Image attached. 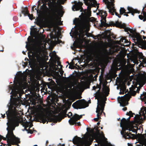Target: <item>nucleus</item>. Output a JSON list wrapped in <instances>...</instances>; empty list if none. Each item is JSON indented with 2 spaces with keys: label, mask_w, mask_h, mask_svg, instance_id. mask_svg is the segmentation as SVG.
Listing matches in <instances>:
<instances>
[{
  "label": "nucleus",
  "mask_w": 146,
  "mask_h": 146,
  "mask_svg": "<svg viewBox=\"0 0 146 146\" xmlns=\"http://www.w3.org/2000/svg\"><path fill=\"white\" fill-rule=\"evenodd\" d=\"M16 74L17 76L15 78H16L17 83L16 86L12 89V92L10 93L13 94L15 98L11 101L8 110L6 112L8 119V122L6 123L7 133L5 137L0 135L1 138H3L4 140H6L7 139V144L9 146H11V145L19 146L18 143L20 142L19 139L14 135L13 131L21 121L22 113L21 110H19V100L21 94L24 93L23 89H25L27 86L26 76L20 72Z\"/></svg>",
  "instance_id": "f257e3e1"
},
{
  "label": "nucleus",
  "mask_w": 146,
  "mask_h": 146,
  "mask_svg": "<svg viewBox=\"0 0 146 146\" xmlns=\"http://www.w3.org/2000/svg\"><path fill=\"white\" fill-rule=\"evenodd\" d=\"M95 139L97 144H95V146H114L108 143L106 141L103 140L100 137L99 131L97 130L94 132L93 130L85 134L83 137H77L74 141V143L77 145L76 146H86L90 145V143Z\"/></svg>",
  "instance_id": "f03ea898"
},
{
  "label": "nucleus",
  "mask_w": 146,
  "mask_h": 146,
  "mask_svg": "<svg viewBox=\"0 0 146 146\" xmlns=\"http://www.w3.org/2000/svg\"><path fill=\"white\" fill-rule=\"evenodd\" d=\"M107 82L104 80L102 84L103 88L101 92H100L101 87L98 85L96 86H94L92 87L93 90L96 91L95 95L94 96L97 99V106L96 112L101 113L103 112L104 107L105 104V100L106 99V96L109 94V89L106 85L107 84Z\"/></svg>",
  "instance_id": "7ed1b4c3"
},
{
  "label": "nucleus",
  "mask_w": 146,
  "mask_h": 146,
  "mask_svg": "<svg viewBox=\"0 0 146 146\" xmlns=\"http://www.w3.org/2000/svg\"><path fill=\"white\" fill-rule=\"evenodd\" d=\"M27 40L29 42L28 45H27L28 42H26V47L28 49H29L32 53V55L35 54V57H33L31 60L30 64L33 66H36L39 64L41 60V58L40 54V52L39 51V50L36 48L35 39L33 38H28Z\"/></svg>",
  "instance_id": "20e7f679"
},
{
  "label": "nucleus",
  "mask_w": 146,
  "mask_h": 146,
  "mask_svg": "<svg viewBox=\"0 0 146 146\" xmlns=\"http://www.w3.org/2000/svg\"><path fill=\"white\" fill-rule=\"evenodd\" d=\"M126 60L123 58L118 60V62L116 61L113 63L114 69L115 70L122 69L125 71H130L133 72L134 71V69L133 67L134 64H127L126 65Z\"/></svg>",
  "instance_id": "39448f33"
},
{
  "label": "nucleus",
  "mask_w": 146,
  "mask_h": 146,
  "mask_svg": "<svg viewBox=\"0 0 146 146\" xmlns=\"http://www.w3.org/2000/svg\"><path fill=\"white\" fill-rule=\"evenodd\" d=\"M95 21V19L93 17H88L82 20L75 19L73 21L76 25L74 27L77 26L81 31H87L89 30V22H93Z\"/></svg>",
  "instance_id": "423d86ee"
},
{
  "label": "nucleus",
  "mask_w": 146,
  "mask_h": 146,
  "mask_svg": "<svg viewBox=\"0 0 146 146\" xmlns=\"http://www.w3.org/2000/svg\"><path fill=\"white\" fill-rule=\"evenodd\" d=\"M62 6L61 5H59L57 7H56L54 9H52L51 12L49 13L48 15V18L53 21L56 25H61L62 24V22L58 16V13L57 8L62 9Z\"/></svg>",
  "instance_id": "0eeeda50"
},
{
  "label": "nucleus",
  "mask_w": 146,
  "mask_h": 146,
  "mask_svg": "<svg viewBox=\"0 0 146 146\" xmlns=\"http://www.w3.org/2000/svg\"><path fill=\"white\" fill-rule=\"evenodd\" d=\"M136 92L137 91L133 90L130 91V94H127L121 97V98L120 97H118V98H120L119 103L120 106L123 107L127 106L128 104V101L131 98V96H135Z\"/></svg>",
  "instance_id": "6e6552de"
},
{
  "label": "nucleus",
  "mask_w": 146,
  "mask_h": 146,
  "mask_svg": "<svg viewBox=\"0 0 146 146\" xmlns=\"http://www.w3.org/2000/svg\"><path fill=\"white\" fill-rule=\"evenodd\" d=\"M85 4L88 6V11L87 14L89 17L90 16L91 11H90L91 7L97 6V9L99 7L98 4L96 1L95 0H84Z\"/></svg>",
  "instance_id": "1a4fd4ad"
},
{
  "label": "nucleus",
  "mask_w": 146,
  "mask_h": 146,
  "mask_svg": "<svg viewBox=\"0 0 146 146\" xmlns=\"http://www.w3.org/2000/svg\"><path fill=\"white\" fill-rule=\"evenodd\" d=\"M114 1V0H107L105 2V3L107 4V7L109 10V13H111L113 15L115 13V15L118 16L119 18H120V16L118 15V14L115 12L113 3Z\"/></svg>",
  "instance_id": "9d476101"
},
{
  "label": "nucleus",
  "mask_w": 146,
  "mask_h": 146,
  "mask_svg": "<svg viewBox=\"0 0 146 146\" xmlns=\"http://www.w3.org/2000/svg\"><path fill=\"white\" fill-rule=\"evenodd\" d=\"M90 60L91 61H96L97 63H101L102 58L99 53L97 51H93L90 54Z\"/></svg>",
  "instance_id": "9b49d317"
},
{
  "label": "nucleus",
  "mask_w": 146,
  "mask_h": 146,
  "mask_svg": "<svg viewBox=\"0 0 146 146\" xmlns=\"http://www.w3.org/2000/svg\"><path fill=\"white\" fill-rule=\"evenodd\" d=\"M74 105L76 109H83L88 106V105L86 101L83 99L78 100L73 104L72 106Z\"/></svg>",
  "instance_id": "f8f14e48"
},
{
  "label": "nucleus",
  "mask_w": 146,
  "mask_h": 146,
  "mask_svg": "<svg viewBox=\"0 0 146 146\" xmlns=\"http://www.w3.org/2000/svg\"><path fill=\"white\" fill-rule=\"evenodd\" d=\"M82 115H79L77 114H75L73 116H72L70 119H69L68 121L70 124H77L78 125H80V122L77 123H76V122L78 120L81 118L82 117Z\"/></svg>",
  "instance_id": "ddd939ff"
},
{
  "label": "nucleus",
  "mask_w": 146,
  "mask_h": 146,
  "mask_svg": "<svg viewBox=\"0 0 146 146\" xmlns=\"http://www.w3.org/2000/svg\"><path fill=\"white\" fill-rule=\"evenodd\" d=\"M117 43L120 44L121 46H127L130 44V42L128 40H126L125 38H122L119 41H117Z\"/></svg>",
  "instance_id": "4468645a"
},
{
  "label": "nucleus",
  "mask_w": 146,
  "mask_h": 146,
  "mask_svg": "<svg viewBox=\"0 0 146 146\" xmlns=\"http://www.w3.org/2000/svg\"><path fill=\"white\" fill-rule=\"evenodd\" d=\"M83 3L82 2H78L75 4L72 7V9L73 11H77L80 10L82 11V7Z\"/></svg>",
  "instance_id": "2eb2a0df"
},
{
  "label": "nucleus",
  "mask_w": 146,
  "mask_h": 146,
  "mask_svg": "<svg viewBox=\"0 0 146 146\" xmlns=\"http://www.w3.org/2000/svg\"><path fill=\"white\" fill-rule=\"evenodd\" d=\"M140 143L142 145L146 146V134H143L139 138Z\"/></svg>",
  "instance_id": "dca6fc26"
},
{
  "label": "nucleus",
  "mask_w": 146,
  "mask_h": 146,
  "mask_svg": "<svg viewBox=\"0 0 146 146\" xmlns=\"http://www.w3.org/2000/svg\"><path fill=\"white\" fill-rule=\"evenodd\" d=\"M22 124L23 126L24 127L25 129L27 127H29V128L32 126V124L31 123L28 122L27 121L23 122Z\"/></svg>",
  "instance_id": "f3484780"
},
{
  "label": "nucleus",
  "mask_w": 146,
  "mask_h": 146,
  "mask_svg": "<svg viewBox=\"0 0 146 146\" xmlns=\"http://www.w3.org/2000/svg\"><path fill=\"white\" fill-rule=\"evenodd\" d=\"M101 23L102 25L105 27L108 26V25L106 23V18H104V17H101Z\"/></svg>",
  "instance_id": "a211bd4d"
},
{
  "label": "nucleus",
  "mask_w": 146,
  "mask_h": 146,
  "mask_svg": "<svg viewBox=\"0 0 146 146\" xmlns=\"http://www.w3.org/2000/svg\"><path fill=\"white\" fill-rule=\"evenodd\" d=\"M128 31L131 33L133 36H135L137 34L136 29H129Z\"/></svg>",
  "instance_id": "6ab92c4d"
},
{
  "label": "nucleus",
  "mask_w": 146,
  "mask_h": 146,
  "mask_svg": "<svg viewBox=\"0 0 146 146\" xmlns=\"http://www.w3.org/2000/svg\"><path fill=\"white\" fill-rule=\"evenodd\" d=\"M72 35L75 38H78V36L79 37H80L79 33L78 30H75L73 32Z\"/></svg>",
  "instance_id": "aec40b11"
},
{
  "label": "nucleus",
  "mask_w": 146,
  "mask_h": 146,
  "mask_svg": "<svg viewBox=\"0 0 146 146\" xmlns=\"http://www.w3.org/2000/svg\"><path fill=\"white\" fill-rule=\"evenodd\" d=\"M99 13L100 14V16L101 17H104L106 18L107 16L106 13L105 11H104L103 10H101L100 11Z\"/></svg>",
  "instance_id": "412c9836"
},
{
  "label": "nucleus",
  "mask_w": 146,
  "mask_h": 146,
  "mask_svg": "<svg viewBox=\"0 0 146 146\" xmlns=\"http://www.w3.org/2000/svg\"><path fill=\"white\" fill-rule=\"evenodd\" d=\"M36 38L40 42L43 40L44 37L42 35H38L36 36Z\"/></svg>",
  "instance_id": "4be33fe9"
},
{
  "label": "nucleus",
  "mask_w": 146,
  "mask_h": 146,
  "mask_svg": "<svg viewBox=\"0 0 146 146\" xmlns=\"http://www.w3.org/2000/svg\"><path fill=\"white\" fill-rule=\"evenodd\" d=\"M50 37L52 39H55L56 38H57V36H54L53 35H51L50 36ZM57 43H59L60 42V41L59 40L58 38H57Z\"/></svg>",
  "instance_id": "5701e85b"
},
{
  "label": "nucleus",
  "mask_w": 146,
  "mask_h": 146,
  "mask_svg": "<svg viewBox=\"0 0 146 146\" xmlns=\"http://www.w3.org/2000/svg\"><path fill=\"white\" fill-rule=\"evenodd\" d=\"M21 13L24 14L25 16H26L29 14L27 9L25 8L21 11Z\"/></svg>",
  "instance_id": "b1692460"
},
{
  "label": "nucleus",
  "mask_w": 146,
  "mask_h": 146,
  "mask_svg": "<svg viewBox=\"0 0 146 146\" xmlns=\"http://www.w3.org/2000/svg\"><path fill=\"white\" fill-rule=\"evenodd\" d=\"M40 8L42 10V11L43 12L45 11L48 9L46 5L44 4L40 7Z\"/></svg>",
  "instance_id": "393cba45"
},
{
  "label": "nucleus",
  "mask_w": 146,
  "mask_h": 146,
  "mask_svg": "<svg viewBox=\"0 0 146 146\" xmlns=\"http://www.w3.org/2000/svg\"><path fill=\"white\" fill-rule=\"evenodd\" d=\"M119 12L120 14H123L125 13V10L123 7H121L119 10Z\"/></svg>",
  "instance_id": "a878e982"
},
{
  "label": "nucleus",
  "mask_w": 146,
  "mask_h": 146,
  "mask_svg": "<svg viewBox=\"0 0 146 146\" xmlns=\"http://www.w3.org/2000/svg\"><path fill=\"white\" fill-rule=\"evenodd\" d=\"M37 13L39 17L41 16L42 15V12L40 10L36 9Z\"/></svg>",
  "instance_id": "bb28decb"
},
{
  "label": "nucleus",
  "mask_w": 146,
  "mask_h": 146,
  "mask_svg": "<svg viewBox=\"0 0 146 146\" xmlns=\"http://www.w3.org/2000/svg\"><path fill=\"white\" fill-rule=\"evenodd\" d=\"M127 9L129 11L127 12V13H129L130 12H131L133 11V9L131 7H127Z\"/></svg>",
  "instance_id": "cd10ccee"
},
{
  "label": "nucleus",
  "mask_w": 146,
  "mask_h": 146,
  "mask_svg": "<svg viewBox=\"0 0 146 146\" xmlns=\"http://www.w3.org/2000/svg\"><path fill=\"white\" fill-rule=\"evenodd\" d=\"M142 13L143 14L144 17V19L143 20V21H146V13L144 11H143L142 12Z\"/></svg>",
  "instance_id": "c85d7f7f"
},
{
  "label": "nucleus",
  "mask_w": 146,
  "mask_h": 146,
  "mask_svg": "<svg viewBox=\"0 0 146 146\" xmlns=\"http://www.w3.org/2000/svg\"><path fill=\"white\" fill-rule=\"evenodd\" d=\"M28 16L29 18V19L31 20H32L33 18V16L32 15H31L30 14H28Z\"/></svg>",
  "instance_id": "c756f323"
},
{
  "label": "nucleus",
  "mask_w": 146,
  "mask_h": 146,
  "mask_svg": "<svg viewBox=\"0 0 146 146\" xmlns=\"http://www.w3.org/2000/svg\"><path fill=\"white\" fill-rule=\"evenodd\" d=\"M78 42L77 41H75L73 43V45L75 47H77L78 46Z\"/></svg>",
  "instance_id": "7c9ffc66"
},
{
  "label": "nucleus",
  "mask_w": 146,
  "mask_h": 146,
  "mask_svg": "<svg viewBox=\"0 0 146 146\" xmlns=\"http://www.w3.org/2000/svg\"><path fill=\"white\" fill-rule=\"evenodd\" d=\"M117 26L121 28H123L124 27V25H121V24L119 23H118L117 25Z\"/></svg>",
  "instance_id": "2f4dec72"
},
{
  "label": "nucleus",
  "mask_w": 146,
  "mask_h": 146,
  "mask_svg": "<svg viewBox=\"0 0 146 146\" xmlns=\"http://www.w3.org/2000/svg\"><path fill=\"white\" fill-rule=\"evenodd\" d=\"M97 118H94V120L96 121H98V118L99 117V114H101V113H97Z\"/></svg>",
  "instance_id": "473e14b6"
},
{
  "label": "nucleus",
  "mask_w": 146,
  "mask_h": 146,
  "mask_svg": "<svg viewBox=\"0 0 146 146\" xmlns=\"http://www.w3.org/2000/svg\"><path fill=\"white\" fill-rule=\"evenodd\" d=\"M58 68V66L57 65H55L53 66V70H54L55 71L57 70Z\"/></svg>",
  "instance_id": "72a5a7b5"
},
{
  "label": "nucleus",
  "mask_w": 146,
  "mask_h": 146,
  "mask_svg": "<svg viewBox=\"0 0 146 146\" xmlns=\"http://www.w3.org/2000/svg\"><path fill=\"white\" fill-rule=\"evenodd\" d=\"M139 18L141 20H143L144 19V17L142 15H139Z\"/></svg>",
  "instance_id": "f704fd0d"
},
{
  "label": "nucleus",
  "mask_w": 146,
  "mask_h": 146,
  "mask_svg": "<svg viewBox=\"0 0 146 146\" xmlns=\"http://www.w3.org/2000/svg\"><path fill=\"white\" fill-rule=\"evenodd\" d=\"M139 79L140 80L143 81V82H145L146 81V79L145 78H141Z\"/></svg>",
  "instance_id": "c9c22d12"
},
{
  "label": "nucleus",
  "mask_w": 146,
  "mask_h": 146,
  "mask_svg": "<svg viewBox=\"0 0 146 146\" xmlns=\"http://www.w3.org/2000/svg\"><path fill=\"white\" fill-rule=\"evenodd\" d=\"M67 115L68 116V117H70L72 116V113L71 112H69L67 114Z\"/></svg>",
  "instance_id": "e433bc0d"
},
{
  "label": "nucleus",
  "mask_w": 146,
  "mask_h": 146,
  "mask_svg": "<svg viewBox=\"0 0 146 146\" xmlns=\"http://www.w3.org/2000/svg\"><path fill=\"white\" fill-rule=\"evenodd\" d=\"M56 119L57 120L56 121H60L62 119V118H61L60 117L59 118L58 117H56Z\"/></svg>",
  "instance_id": "4c0bfd02"
},
{
  "label": "nucleus",
  "mask_w": 146,
  "mask_h": 146,
  "mask_svg": "<svg viewBox=\"0 0 146 146\" xmlns=\"http://www.w3.org/2000/svg\"><path fill=\"white\" fill-rule=\"evenodd\" d=\"M42 123H44L46 122V119H43L42 120Z\"/></svg>",
  "instance_id": "58836bf2"
},
{
  "label": "nucleus",
  "mask_w": 146,
  "mask_h": 146,
  "mask_svg": "<svg viewBox=\"0 0 146 146\" xmlns=\"http://www.w3.org/2000/svg\"><path fill=\"white\" fill-rule=\"evenodd\" d=\"M63 72H64V71H63L62 70H61L60 71V74L61 75V76H62V74H63Z\"/></svg>",
  "instance_id": "ea45409f"
},
{
  "label": "nucleus",
  "mask_w": 146,
  "mask_h": 146,
  "mask_svg": "<svg viewBox=\"0 0 146 146\" xmlns=\"http://www.w3.org/2000/svg\"><path fill=\"white\" fill-rule=\"evenodd\" d=\"M127 110V108H126V107H125L124 108H123V109H122V110L124 111H126Z\"/></svg>",
  "instance_id": "a19ab883"
},
{
  "label": "nucleus",
  "mask_w": 146,
  "mask_h": 146,
  "mask_svg": "<svg viewBox=\"0 0 146 146\" xmlns=\"http://www.w3.org/2000/svg\"><path fill=\"white\" fill-rule=\"evenodd\" d=\"M74 28H72V29H71V32H70V36H72H72L71 35V32L72 31V29H73Z\"/></svg>",
  "instance_id": "79ce46f5"
},
{
  "label": "nucleus",
  "mask_w": 146,
  "mask_h": 146,
  "mask_svg": "<svg viewBox=\"0 0 146 146\" xmlns=\"http://www.w3.org/2000/svg\"><path fill=\"white\" fill-rule=\"evenodd\" d=\"M5 114H4V115H2V117L3 118L4 117H5Z\"/></svg>",
  "instance_id": "37998d69"
},
{
  "label": "nucleus",
  "mask_w": 146,
  "mask_h": 146,
  "mask_svg": "<svg viewBox=\"0 0 146 146\" xmlns=\"http://www.w3.org/2000/svg\"><path fill=\"white\" fill-rule=\"evenodd\" d=\"M138 89L137 88V89H136V90L137 91V92H138Z\"/></svg>",
  "instance_id": "c03bdc74"
},
{
  "label": "nucleus",
  "mask_w": 146,
  "mask_h": 146,
  "mask_svg": "<svg viewBox=\"0 0 146 146\" xmlns=\"http://www.w3.org/2000/svg\"><path fill=\"white\" fill-rule=\"evenodd\" d=\"M125 86L123 87V90H125Z\"/></svg>",
  "instance_id": "a18cd8bd"
},
{
  "label": "nucleus",
  "mask_w": 146,
  "mask_h": 146,
  "mask_svg": "<svg viewBox=\"0 0 146 146\" xmlns=\"http://www.w3.org/2000/svg\"><path fill=\"white\" fill-rule=\"evenodd\" d=\"M99 124V122H98V123H97V125H98Z\"/></svg>",
  "instance_id": "49530a36"
},
{
  "label": "nucleus",
  "mask_w": 146,
  "mask_h": 146,
  "mask_svg": "<svg viewBox=\"0 0 146 146\" xmlns=\"http://www.w3.org/2000/svg\"><path fill=\"white\" fill-rule=\"evenodd\" d=\"M28 133H32V132H28Z\"/></svg>",
  "instance_id": "de8ad7c7"
},
{
  "label": "nucleus",
  "mask_w": 146,
  "mask_h": 146,
  "mask_svg": "<svg viewBox=\"0 0 146 146\" xmlns=\"http://www.w3.org/2000/svg\"><path fill=\"white\" fill-rule=\"evenodd\" d=\"M57 74H59V72H57Z\"/></svg>",
  "instance_id": "09e8293b"
},
{
  "label": "nucleus",
  "mask_w": 146,
  "mask_h": 146,
  "mask_svg": "<svg viewBox=\"0 0 146 146\" xmlns=\"http://www.w3.org/2000/svg\"><path fill=\"white\" fill-rule=\"evenodd\" d=\"M34 146H37V145H34Z\"/></svg>",
  "instance_id": "8fccbe9b"
},
{
  "label": "nucleus",
  "mask_w": 146,
  "mask_h": 146,
  "mask_svg": "<svg viewBox=\"0 0 146 146\" xmlns=\"http://www.w3.org/2000/svg\"><path fill=\"white\" fill-rule=\"evenodd\" d=\"M50 124H51V125H52V124H53V123H51Z\"/></svg>",
  "instance_id": "3c124183"
},
{
  "label": "nucleus",
  "mask_w": 146,
  "mask_h": 146,
  "mask_svg": "<svg viewBox=\"0 0 146 146\" xmlns=\"http://www.w3.org/2000/svg\"><path fill=\"white\" fill-rule=\"evenodd\" d=\"M142 31L143 32V33H144V32H143V31H141V32H142Z\"/></svg>",
  "instance_id": "603ef678"
},
{
  "label": "nucleus",
  "mask_w": 146,
  "mask_h": 146,
  "mask_svg": "<svg viewBox=\"0 0 146 146\" xmlns=\"http://www.w3.org/2000/svg\"><path fill=\"white\" fill-rule=\"evenodd\" d=\"M101 129H103V127H101Z\"/></svg>",
  "instance_id": "864d4df0"
},
{
  "label": "nucleus",
  "mask_w": 146,
  "mask_h": 146,
  "mask_svg": "<svg viewBox=\"0 0 146 146\" xmlns=\"http://www.w3.org/2000/svg\"><path fill=\"white\" fill-rule=\"evenodd\" d=\"M145 37H143V38H144V39H145Z\"/></svg>",
  "instance_id": "5fc2aeb1"
},
{
  "label": "nucleus",
  "mask_w": 146,
  "mask_h": 146,
  "mask_svg": "<svg viewBox=\"0 0 146 146\" xmlns=\"http://www.w3.org/2000/svg\"><path fill=\"white\" fill-rule=\"evenodd\" d=\"M20 17H21V15H20Z\"/></svg>",
  "instance_id": "6e6d98bb"
},
{
  "label": "nucleus",
  "mask_w": 146,
  "mask_h": 146,
  "mask_svg": "<svg viewBox=\"0 0 146 146\" xmlns=\"http://www.w3.org/2000/svg\"><path fill=\"white\" fill-rule=\"evenodd\" d=\"M96 76V75H95L94 77Z\"/></svg>",
  "instance_id": "4d7b16f0"
},
{
  "label": "nucleus",
  "mask_w": 146,
  "mask_h": 146,
  "mask_svg": "<svg viewBox=\"0 0 146 146\" xmlns=\"http://www.w3.org/2000/svg\"><path fill=\"white\" fill-rule=\"evenodd\" d=\"M133 62V63H135V62Z\"/></svg>",
  "instance_id": "13d9d810"
},
{
  "label": "nucleus",
  "mask_w": 146,
  "mask_h": 146,
  "mask_svg": "<svg viewBox=\"0 0 146 146\" xmlns=\"http://www.w3.org/2000/svg\"><path fill=\"white\" fill-rule=\"evenodd\" d=\"M122 48H124V47H122Z\"/></svg>",
  "instance_id": "bf43d9fd"
},
{
  "label": "nucleus",
  "mask_w": 146,
  "mask_h": 146,
  "mask_svg": "<svg viewBox=\"0 0 146 146\" xmlns=\"http://www.w3.org/2000/svg\"><path fill=\"white\" fill-rule=\"evenodd\" d=\"M1 1V0H0V1Z\"/></svg>",
  "instance_id": "052dcab7"
},
{
  "label": "nucleus",
  "mask_w": 146,
  "mask_h": 146,
  "mask_svg": "<svg viewBox=\"0 0 146 146\" xmlns=\"http://www.w3.org/2000/svg\"><path fill=\"white\" fill-rule=\"evenodd\" d=\"M145 132H146V131H145Z\"/></svg>",
  "instance_id": "680f3d73"
}]
</instances>
